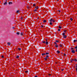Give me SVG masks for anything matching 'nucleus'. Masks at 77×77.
<instances>
[{
  "instance_id": "nucleus-1",
  "label": "nucleus",
  "mask_w": 77,
  "mask_h": 77,
  "mask_svg": "<svg viewBox=\"0 0 77 77\" xmlns=\"http://www.w3.org/2000/svg\"><path fill=\"white\" fill-rule=\"evenodd\" d=\"M65 35V33H63V38H66L67 36L66 35Z\"/></svg>"
},
{
  "instance_id": "nucleus-2",
  "label": "nucleus",
  "mask_w": 77,
  "mask_h": 77,
  "mask_svg": "<svg viewBox=\"0 0 77 77\" xmlns=\"http://www.w3.org/2000/svg\"><path fill=\"white\" fill-rule=\"evenodd\" d=\"M48 41V40L47 39H46V45H48V42H47V41Z\"/></svg>"
},
{
  "instance_id": "nucleus-3",
  "label": "nucleus",
  "mask_w": 77,
  "mask_h": 77,
  "mask_svg": "<svg viewBox=\"0 0 77 77\" xmlns=\"http://www.w3.org/2000/svg\"><path fill=\"white\" fill-rule=\"evenodd\" d=\"M44 59H45V61H47V59H48V58H47V57H45L44 58Z\"/></svg>"
},
{
  "instance_id": "nucleus-4",
  "label": "nucleus",
  "mask_w": 77,
  "mask_h": 77,
  "mask_svg": "<svg viewBox=\"0 0 77 77\" xmlns=\"http://www.w3.org/2000/svg\"><path fill=\"white\" fill-rule=\"evenodd\" d=\"M4 5H7V0H5V3H4Z\"/></svg>"
},
{
  "instance_id": "nucleus-5",
  "label": "nucleus",
  "mask_w": 77,
  "mask_h": 77,
  "mask_svg": "<svg viewBox=\"0 0 77 77\" xmlns=\"http://www.w3.org/2000/svg\"><path fill=\"white\" fill-rule=\"evenodd\" d=\"M57 12L58 14H60V10H57Z\"/></svg>"
},
{
  "instance_id": "nucleus-6",
  "label": "nucleus",
  "mask_w": 77,
  "mask_h": 77,
  "mask_svg": "<svg viewBox=\"0 0 77 77\" xmlns=\"http://www.w3.org/2000/svg\"><path fill=\"white\" fill-rule=\"evenodd\" d=\"M63 45L61 44L60 45V47H63Z\"/></svg>"
},
{
  "instance_id": "nucleus-7",
  "label": "nucleus",
  "mask_w": 77,
  "mask_h": 77,
  "mask_svg": "<svg viewBox=\"0 0 77 77\" xmlns=\"http://www.w3.org/2000/svg\"><path fill=\"white\" fill-rule=\"evenodd\" d=\"M7 44L8 45H11V43H10V42H8V43H7Z\"/></svg>"
},
{
  "instance_id": "nucleus-8",
  "label": "nucleus",
  "mask_w": 77,
  "mask_h": 77,
  "mask_svg": "<svg viewBox=\"0 0 77 77\" xmlns=\"http://www.w3.org/2000/svg\"><path fill=\"white\" fill-rule=\"evenodd\" d=\"M72 53H75V51H74V50H72Z\"/></svg>"
},
{
  "instance_id": "nucleus-9",
  "label": "nucleus",
  "mask_w": 77,
  "mask_h": 77,
  "mask_svg": "<svg viewBox=\"0 0 77 77\" xmlns=\"http://www.w3.org/2000/svg\"><path fill=\"white\" fill-rule=\"evenodd\" d=\"M57 52L58 54H59V53H60V51H57Z\"/></svg>"
},
{
  "instance_id": "nucleus-10",
  "label": "nucleus",
  "mask_w": 77,
  "mask_h": 77,
  "mask_svg": "<svg viewBox=\"0 0 77 77\" xmlns=\"http://www.w3.org/2000/svg\"><path fill=\"white\" fill-rule=\"evenodd\" d=\"M45 54L46 55H48V54H49V52H46Z\"/></svg>"
},
{
  "instance_id": "nucleus-11",
  "label": "nucleus",
  "mask_w": 77,
  "mask_h": 77,
  "mask_svg": "<svg viewBox=\"0 0 77 77\" xmlns=\"http://www.w3.org/2000/svg\"><path fill=\"white\" fill-rule=\"evenodd\" d=\"M20 35H23V32H22L20 33Z\"/></svg>"
},
{
  "instance_id": "nucleus-12",
  "label": "nucleus",
  "mask_w": 77,
  "mask_h": 77,
  "mask_svg": "<svg viewBox=\"0 0 77 77\" xmlns=\"http://www.w3.org/2000/svg\"><path fill=\"white\" fill-rule=\"evenodd\" d=\"M58 28H59V29H61L62 28V27H61V26H59Z\"/></svg>"
},
{
  "instance_id": "nucleus-13",
  "label": "nucleus",
  "mask_w": 77,
  "mask_h": 77,
  "mask_svg": "<svg viewBox=\"0 0 77 77\" xmlns=\"http://www.w3.org/2000/svg\"><path fill=\"white\" fill-rule=\"evenodd\" d=\"M55 41L56 42H60V41H59L58 40H55Z\"/></svg>"
},
{
  "instance_id": "nucleus-14",
  "label": "nucleus",
  "mask_w": 77,
  "mask_h": 77,
  "mask_svg": "<svg viewBox=\"0 0 77 77\" xmlns=\"http://www.w3.org/2000/svg\"><path fill=\"white\" fill-rule=\"evenodd\" d=\"M18 50H19V51H20V50H21V48H18Z\"/></svg>"
},
{
  "instance_id": "nucleus-15",
  "label": "nucleus",
  "mask_w": 77,
  "mask_h": 77,
  "mask_svg": "<svg viewBox=\"0 0 77 77\" xmlns=\"http://www.w3.org/2000/svg\"><path fill=\"white\" fill-rule=\"evenodd\" d=\"M73 61H74V59H72L71 60V62L72 63Z\"/></svg>"
},
{
  "instance_id": "nucleus-16",
  "label": "nucleus",
  "mask_w": 77,
  "mask_h": 77,
  "mask_svg": "<svg viewBox=\"0 0 77 77\" xmlns=\"http://www.w3.org/2000/svg\"><path fill=\"white\" fill-rule=\"evenodd\" d=\"M50 22H52V21H53V19H51L50 20Z\"/></svg>"
},
{
  "instance_id": "nucleus-17",
  "label": "nucleus",
  "mask_w": 77,
  "mask_h": 77,
  "mask_svg": "<svg viewBox=\"0 0 77 77\" xmlns=\"http://www.w3.org/2000/svg\"><path fill=\"white\" fill-rule=\"evenodd\" d=\"M55 47H56V48H57V47H58V45H55Z\"/></svg>"
},
{
  "instance_id": "nucleus-18",
  "label": "nucleus",
  "mask_w": 77,
  "mask_h": 77,
  "mask_svg": "<svg viewBox=\"0 0 77 77\" xmlns=\"http://www.w3.org/2000/svg\"><path fill=\"white\" fill-rule=\"evenodd\" d=\"M74 61L75 62H77V59H75L74 60Z\"/></svg>"
},
{
  "instance_id": "nucleus-19",
  "label": "nucleus",
  "mask_w": 77,
  "mask_h": 77,
  "mask_svg": "<svg viewBox=\"0 0 77 77\" xmlns=\"http://www.w3.org/2000/svg\"><path fill=\"white\" fill-rule=\"evenodd\" d=\"M11 4H12V2H9V4L10 5Z\"/></svg>"
},
{
  "instance_id": "nucleus-20",
  "label": "nucleus",
  "mask_w": 77,
  "mask_h": 77,
  "mask_svg": "<svg viewBox=\"0 0 77 77\" xmlns=\"http://www.w3.org/2000/svg\"><path fill=\"white\" fill-rule=\"evenodd\" d=\"M70 20H71V21H72V20H73V19H72V18H71L70 19Z\"/></svg>"
},
{
  "instance_id": "nucleus-21",
  "label": "nucleus",
  "mask_w": 77,
  "mask_h": 77,
  "mask_svg": "<svg viewBox=\"0 0 77 77\" xmlns=\"http://www.w3.org/2000/svg\"><path fill=\"white\" fill-rule=\"evenodd\" d=\"M47 22V20H44L43 21L44 23H46Z\"/></svg>"
},
{
  "instance_id": "nucleus-22",
  "label": "nucleus",
  "mask_w": 77,
  "mask_h": 77,
  "mask_svg": "<svg viewBox=\"0 0 77 77\" xmlns=\"http://www.w3.org/2000/svg\"><path fill=\"white\" fill-rule=\"evenodd\" d=\"M33 6H34L35 7H36V5L35 4H34L33 5Z\"/></svg>"
},
{
  "instance_id": "nucleus-23",
  "label": "nucleus",
  "mask_w": 77,
  "mask_h": 77,
  "mask_svg": "<svg viewBox=\"0 0 77 77\" xmlns=\"http://www.w3.org/2000/svg\"><path fill=\"white\" fill-rule=\"evenodd\" d=\"M42 43H44V44H46L45 42V41H43L42 42Z\"/></svg>"
},
{
  "instance_id": "nucleus-24",
  "label": "nucleus",
  "mask_w": 77,
  "mask_h": 77,
  "mask_svg": "<svg viewBox=\"0 0 77 77\" xmlns=\"http://www.w3.org/2000/svg\"><path fill=\"white\" fill-rule=\"evenodd\" d=\"M45 53H43V54H42V56H44V55H45Z\"/></svg>"
},
{
  "instance_id": "nucleus-25",
  "label": "nucleus",
  "mask_w": 77,
  "mask_h": 77,
  "mask_svg": "<svg viewBox=\"0 0 77 77\" xmlns=\"http://www.w3.org/2000/svg\"><path fill=\"white\" fill-rule=\"evenodd\" d=\"M46 57H47V58H48L49 57V56H48V55H46Z\"/></svg>"
},
{
  "instance_id": "nucleus-26",
  "label": "nucleus",
  "mask_w": 77,
  "mask_h": 77,
  "mask_svg": "<svg viewBox=\"0 0 77 77\" xmlns=\"http://www.w3.org/2000/svg\"><path fill=\"white\" fill-rule=\"evenodd\" d=\"M35 8L37 9H38V6L36 7H35Z\"/></svg>"
},
{
  "instance_id": "nucleus-27",
  "label": "nucleus",
  "mask_w": 77,
  "mask_h": 77,
  "mask_svg": "<svg viewBox=\"0 0 77 77\" xmlns=\"http://www.w3.org/2000/svg\"><path fill=\"white\" fill-rule=\"evenodd\" d=\"M20 12V11L19 10H17V13H18L19 12Z\"/></svg>"
},
{
  "instance_id": "nucleus-28",
  "label": "nucleus",
  "mask_w": 77,
  "mask_h": 77,
  "mask_svg": "<svg viewBox=\"0 0 77 77\" xmlns=\"http://www.w3.org/2000/svg\"><path fill=\"white\" fill-rule=\"evenodd\" d=\"M36 11H37V9H35L34 10V12H36Z\"/></svg>"
},
{
  "instance_id": "nucleus-29",
  "label": "nucleus",
  "mask_w": 77,
  "mask_h": 77,
  "mask_svg": "<svg viewBox=\"0 0 77 77\" xmlns=\"http://www.w3.org/2000/svg\"><path fill=\"white\" fill-rule=\"evenodd\" d=\"M52 21H53V23H54V22H55V20H52Z\"/></svg>"
},
{
  "instance_id": "nucleus-30",
  "label": "nucleus",
  "mask_w": 77,
  "mask_h": 77,
  "mask_svg": "<svg viewBox=\"0 0 77 77\" xmlns=\"http://www.w3.org/2000/svg\"><path fill=\"white\" fill-rule=\"evenodd\" d=\"M27 9H29V8H30V7H29V6H27Z\"/></svg>"
},
{
  "instance_id": "nucleus-31",
  "label": "nucleus",
  "mask_w": 77,
  "mask_h": 77,
  "mask_svg": "<svg viewBox=\"0 0 77 77\" xmlns=\"http://www.w3.org/2000/svg\"><path fill=\"white\" fill-rule=\"evenodd\" d=\"M16 58H17V59H18V58H19V56H17L16 57Z\"/></svg>"
},
{
  "instance_id": "nucleus-32",
  "label": "nucleus",
  "mask_w": 77,
  "mask_h": 77,
  "mask_svg": "<svg viewBox=\"0 0 77 77\" xmlns=\"http://www.w3.org/2000/svg\"><path fill=\"white\" fill-rule=\"evenodd\" d=\"M20 34V32H17V35H18Z\"/></svg>"
},
{
  "instance_id": "nucleus-33",
  "label": "nucleus",
  "mask_w": 77,
  "mask_h": 77,
  "mask_svg": "<svg viewBox=\"0 0 77 77\" xmlns=\"http://www.w3.org/2000/svg\"><path fill=\"white\" fill-rule=\"evenodd\" d=\"M53 24V23L51 22L50 23V25H52Z\"/></svg>"
},
{
  "instance_id": "nucleus-34",
  "label": "nucleus",
  "mask_w": 77,
  "mask_h": 77,
  "mask_svg": "<svg viewBox=\"0 0 77 77\" xmlns=\"http://www.w3.org/2000/svg\"><path fill=\"white\" fill-rule=\"evenodd\" d=\"M76 71V73H77V68H75Z\"/></svg>"
},
{
  "instance_id": "nucleus-35",
  "label": "nucleus",
  "mask_w": 77,
  "mask_h": 77,
  "mask_svg": "<svg viewBox=\"0 0 77 77\" xmlns=\"http://www.w3.org/2000/svg\"><path fill=\"white\" fill-rule=\"evenodd\" d=\"M25 72H26V73H27V72H28V71H25Z\"/></svg>"
},
{
  "instance_id": "nucleus-36",
  "label": "nucleus",
  "mask_w": 77,
  "mask_h": 77,
  "mask_svg": "<svg viewBox=\"0 0 77 77\" xmlns=\"http://www.w3.org/2000/svg\"><path fill=\"white\" fill-rule=\"evenodd\" d=\"M2 58H4V56L3 55L2 56Z\"/></svg>"
},
{
  "instance_id": "nucleus-37",
  "label": "nucleus",
  "mask_w": 77,
  "mask_h": 77,
  "mask_svg": "<svg viewBox=\"0 0 77 77\" xmlns=\"http://www.w3.org/2000/svg\"><path fill=\"white\" fill-rule=\"evenodd\" d=\"M75 65H76V66H75V68H77V64H75Z\"/></svg>"
},
{
  "instance_id": "nucleus-38",
  "label": "nucleus",
  "mask_w": 77,
  "mask_h": 77,
  "mask_svg": "<svg viewBox=\"0 0 77 77\" xmlns=\"http://www.w3.org/2000/svg\"><path fill=\"white\" fill-rule=\"evenodd\" d=\"M41 27H42V28H43V27H44V26H43V25H42L41 26Z\"/></svg>"
},
{
  "instance_id": "nucleus-39",
  "label": "nucleus",
  "mask_w": 77,
  "mask_h": 77,
  "mask_svg": "<svg viewBox=\"0 0 77 77\" xmlns=\"http://www.w3.org/2000/svg\"><path fill=\"white\" fill-rule=\"evenodd\" d=\"M58 31H59V32H60V29H58Z\"/></svg>"
},
{
  "instance_id": "nucleus-40",
  "label": "nucleus",
  "mask_w": 77,
  "mask_h": 77,
  "mask_svg": "<svg viewBox=\"0 0 77 77\" xmlns=\"http://www.w3.org/2000/svg\"><path fill=\"white\" fill-rule=\"evenodd\" d=\"M54 44H55V45H57V43L56 42H54Z\"/></svg>"
},
{
  "instance_id": "nucleus-41",
  "label": "nucleus",
  "mask_w": 77,
  "mask_h": 77,
  "mask_svg": "<svg viewBox=\"0 0 77 77\" xmlns=\"http://www.w3.org/2000/svg\"><path fill=\"white\" fill-rule=\"evenodd\" d=\"M66 56V54H64V56Z\"/></svg>"
},
{
  "instance_id": "nucleus-42",
  "label": "nucleus",
  "mask_w": 77,
  "mask_h": 77,
  "mask_svg": "<svg viewBox=\"0 0 77 77\" xmlns=\"http://www.w3.org/2000/svg\"><path fill=\"white\" fill-rule=\"evenodd\" d=\"M75 48L76 49L77 48V46H76Z\"/></svg>"
},
{
  "instance_id": "nucleus-43",
  "label": "nucleus",
  "mask_w": 77,
  "mask_h": 77,
  "mask_svg": "<svg viewBox=\"0 0 77 77\" xmlns=\"http://www.w3.org/2000/svg\"><path fill=\"white\" fill-rule=\"evenodd\" d=\"M61 70H62V71H63V70H64V69H61Z\"/></svg>"
},
{
  "instance_id": "nucleus-44",
  "label": "nucleus",
  "mask_w": 77,
  "mask_h": 77,
  "mask_svg": "<svg viewBox=\"0 0 77 77\" xmlns=\"http://www.w3.org/2000/svg\"><path fill=\"white\" fill-rule=\"evenodd\" d=\"M66 32V30H65L64 31V32Z\"/></svg>"
},
{
  "instance_id": "nucleus-45",
  "label": "nucleus",
  "mask_w": 77,
  "mask_h": 77,
  "mask_svg": "<svg viewBox=\"0 0 77 77\" xmlns=\"http://www.w3.org/2000/svg\"><path fill=\"white\" fill-rule=\"evenodd\" d=\"M75 51H76V52H77V49H76Z\"/></svg>"
},
{
  "instance_id": "nucleus-46",
  "label": "nucleus",
  "mask_w": 77,
  "mask_h": 77,
  "mask_svg": "<svg viewBox=\"0 0 77 77\" xmlns=\"http://www.w3.org/2000/svg\"><path fill=\"white\" fill-rule=\"evenodd\" d=\"M35 77H38V76L36 75L35 76Z\"/></svg>"
},
{
  "instance_id": "nucleus-47",
  "label": "nucleus",
  "mask_w": 77,
  "mask_h": 77,
  "mask_svg": "<svg viewBox=\"0 0 77 77\" xmlns=\"http://www.w3.org/2000/svg\"><path fill=\"white\" fill-rule=\"evenodd\" d=\"M55 63H56V64H57V62H55Z\"/></svg>"
},
{
  "instance_id": "nucleus-48",
  "label": "nucleus",
  "mask_w": 77,
  "mask_h": 77,
  "mask_svg": "<svg viewBox=\"0 0 77 77\" xmlns=\"http://www.w3.org/2000/svg\"><path fill=\"white\" fill-rule=\"evenodd\" d=\"M48 75H51V74H48Z\"/></svg>"
},
{
  "instance_id": "nucleus-49",
  "label": "nucleus",
  "mask_w": 77,
  "mask_h": 77,
  "mask_svg": "<svg viewBox=\"0 0 77 77\" xmlns=\"http://www.w3.org/2000/svg\"><path fill=\"white\" fill-rule=\"evenodd\" d=\"M21 19H23V17H21Z\"/></svg>"
},
{
  "instance_id": "nucleus-50",
  "label": "nucleus",
  "mask_w": 77,
  "mask_h": 77,
  "mask_svg": "<svg viewBox=\"0 0 77 77\" xmlns=\"http://www.w3.org/2000/svg\"><path fill=\"white\" fill-rule=\"evenodd\" d=\"M72 50H74V49L72 48Z\"/></svg>"
},
{
  "instance_id": "nucleus-51",
  "label": "nucleus",
  "mask_w": 77,
  "mask_h": 77,
  "mask_svg": "<svg viewBox=\"0 0 77 77\" xmlns=\"http://www.w3.org/2000/svg\"><path fill=\"white\" fill-rule=\"evenodd\" d=\"M38 19H39V17H38Z\"/></svg>"
},
{
  "instance_id": "nucleus-52",
  "label": "nucleus",
  "mask_w": 77,
  "mask_h": 77,
  "mask_svg": "<svg viewBox=\"0 0 77 77\" xmlns=\"http://www.w3.org/2000/svg\"><path fill=\"white\" fill-rule=\"evenodd\" d=\"M58 1H59V0H57V1L58 2Z\"/></svg>"
},
{
  "instance_id": "nucleus-53",
  "label": "nucleus",
  "mask_w": 77,
  "mask_h": 77,
  "mask_svg": "<svg viewBox=\"0 0 77 77\" xmlns=\"http://www.w3.org/2000/svg\"><path fill=\"white\" fill-rule=\"evenodd\" d=\"M13 28V29H14V27Z\"/></svg>"
}]
</instances>
